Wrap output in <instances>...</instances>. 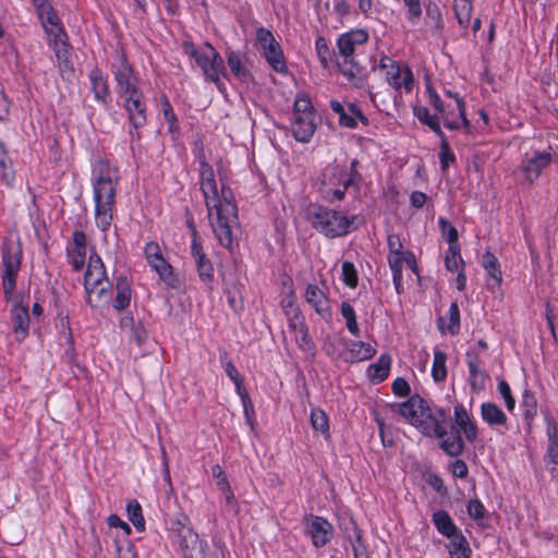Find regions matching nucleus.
<instances>
[{"mask_svg":"<svg viewBox=\"0 0 558 558\" xmlns=\"http://www.w3.org/2000/svg\"><path fill=\"white\" fill-rule=\"evenodd\" d=\"M220 189L215 178L213 167L205 156L199 158V184L205 198L207 216L213 231L219 243L230 248L233 243V233L239 228L238 206L234 195L223 183L220 168Z\"/></svg>","mask_w":558,"mask_h":558,"instance_id":"obj_1","label":"nucleus"},{"mask_svg":"<svg viewBox=\"0 0 558 558\" xmlns=\"http://www.w3.org/2000/svg\"><path fill=\"white\" fill-rule=\"evenodd\" d=\"M118 180V170L108 161L96 163L93 172L95 220L101 231L111 226Z\"/></svg>","mask_w":558,"mask_h":558,"instance_id":"obj_2","label":"nucleus"},{"mask_svg":"<svg viewBox=\"0 0 558 558\" xmlns=\"http://www.w3.org/2000/svg\"><path fill=\"white\" fill-rule=\"evenodd\" d=\"M390 411L405 418L426 436H432L439 427V422L446 420L442 409L433 411L427 402L418 395L410 397L404 402L389 405Z\"/></svg>","mask_w":558,"mask_h":558,"instance_id":"obj_3","label":"nucleus"},{"mask_svg":"<svg viewBox=\"0 0 558 558\" xmlns=\"http://www.w3.org/2000/svg\"><path fill=\"white\" fill-rule=\"evenodd\" d=\"M368 40V34L364 29H356L341 35L337 46L342 61L337 64L340 72L354 86L360 87L364 83V69L355 61L353 54L357 45H363Z\"/></svg>","mask_w":558,"mask_h":558,"instance_id":"obj_4","label":"nucleus"},{"mask_svg":"<svg viewBox=\"0 0 558 558\" xmlns=\"http://www.w3.org/2000/svg\"><path fill=\"white\" fill-rule=\"evenodd\" d=\"M182 48L185 54L195 60L206 80L215 83L221 89L220 75L225 74L226 68L216 49L208 43L202 48H197L192 41H184Z\"/></svg>","mask_w":558,"mask_h":558,"instance_id":"obj_5","label":"nucleus"},{"mask_svg":"<svg viewBox=\"0 0 558 558\" xmlns=\"http://www.w3.org/2000/svg\"><path fill=\"white\" fill-rule=\"evenodd\" d=\"M308 218L314 229L330 239L345 235L353 222L341 213L322 206H312Z\"/></svg>","mask_w":558,"mask_h":558,"instance_id":"obj_6","label":"nucleus"},{"mask_svg":"<svg viewBox=\"0 0 558 558\" xmlns=\"http://www.w3.org/2000/svg\"><path fill=\"white\" fill-rule=\"evenodd\" d=\"M22 248L19 241L8 240L2 248V289L7 299L14 292L16 277L21 268Z\"/></svg>","mask_w":558,"mask_h":558,"instance_id":"obj_7","label":"nucleus"},{"mask_svg":"<svg viewBox=\"0 0 558 558\" xmlns=\"http://www.w3.org/2000/svg\"><path fill=\"white\" fill-rule=\"evenodd\" d=\"M175 524L177 543L184 558H216L207 553L208 544L191 526L181 522Z\"/></svg>","mask_w":558,"mask_h":558,"instance_id":"obj_8","label":"nucleus"},{"mask_svg":"<svg viewBox=\"0 0 558 558\" xmlns=\"http://www.w3.org/2000/svg\"><path fill=\"white\" fill-rule=\"evenodd\" d=\"M432 436L440 441V448L450 457H458L464 450V442L457 426L445 421L439 422V427Z\"/></svg>","mask_w":558,"mask_h":558,"instance_id":"obj_9","label":"nucleus"},{"mask_svg":"<svg viewBox=\"0 0 558 558\" xmlns=\"http://www.w3.org/2000/svg\"><path fill=\"white\" fill-rule=\"evenodd\" d=\"M379 68L386 70V80L395 89L404 87L407 92L412 90L413 74L408 66L401 69L400 65L389 57H383Z\"/></svg>","mask_w":558,"mask_h":558,"instance_id":"obj_10","label":"nucleus"},{"mask_svg":"<svg viewBox=\"0 0 558 558\" xmlns=\"http://www.w3.org/2000/svg\"><path fill=\"white\" fill-rule=\"evenodd\" d=\"M52 46L61 77L71 81L74 77V66L70 60L69 44L62 28H58L53 34Z\"/></svg>","mask_w":558,"mask_h":558,"instance_id":"obj_11","label":"nucleus"},{"mask_svg":"<svg viewBox=\"0 0 558 558\" xmlns=\"http://www.w3.org/2000/svg\"><path fill=\"white\" fill-rule=\"evenodd\" d=\"M113 73L120 98L141 92L138 88V80L134 74L132 65L126 61L124 54L120 56V65L116 68Z\"/></svg>","mask_w":558,"mask_h":558,"instance_id":"obj_12","label":"nucleus"},{"mask_svg":"<svg viewBox=\"0 0 558 558\" xmlns=\"http://www.w3.org/2000/svg\"><path fill=\"white\" fill-rule=\"evenodd\" d=\"M123 107L128 113V119L134 129H140L146 124V105L143 100V93L137 92L124 97Z\"/></svg>","mask_w":558,"mask_h":558,"instance_id":"obj_13","label":"nucleus"},{"mask_svg":"<svg viewBox=\"0 0 558 558\" xmlns=\"http://www.w3.org/2000/svg\"><path fill=\"white\" fill-rule=\"evenodd\" d=\"M551 160L553 158L549 153L535 151L523 160L520 170L525 179L533 183L541 175L542 171L550 165Z\"/></svg>","mask_w":558,"mask_h":558,"instance_id":"obj_14","label":"nucleus"},{"mask_svg":"<svg viewBox=\"0 0 558 558\" xmlns=\"http://www.w3.org/2000/svg\"><path fill=\"white\" fill-rule=\"evenodd\" d=\"M306 532L316 547L326 545L332 535V525L322 517H312L306 523Z\"/></svg>","mask_w":558,"mask_h":558,"instance_id":"obj_15","label":"nucleus"},{"mask_svg":"<svg viewBox=\"0 0 558 558\" xmlns=\"http://www.w3.org/2000/svg\"><path fill=\"white\" fill-rule=\"evenodd\" d=\"M291 130L296 141L308 142L316 130L315 114L293 116Z\"/></svg>","mask_w":558,"mask_h":558,"instance_id":"obj_16","label":"nucleus"},{"mask_svg":"<svg viewBox=\"0 0 558 558\" xmlns=\"http://www.w3.org/2000/svg\"><path fill=\"white\" fill-rule=\"evenodd\" d=\"M12 328L15 339L22 341L29 330V313L26 305L15 304L11 310Z\"/></svg>","mask_w":558,"mask_h":558,"instance_id":"obj_17","label":"nucleus"},{"mask_svg":"<svg viewBox=\"0 0 558 558\" xmlns=\"http://www.w3.org/2000/svg\"><path fill=\"white\" fill-rule=\"evenodd\" d=\"M109 282L101 258L98 255H90L84 275V288Z\"/></svg>","mask_w":558,"mask_h":558,"instance_id":"obj_18","label":"nucleus"},{"mask_svg":"<svg viewBox=\"0 0 558 558\" xmlns=\"http://www.w3.org/2000/svg\"><path fill=\"white\" fill-rule=\"evenodd\" d=\"M86 301L93 308H101L109 305L112 296L110 282H102L94 287L85 288Z\"/></svg>","mask_w":558,"mask_h":558,"instance_id":"obj_19","label":"nucleus"},{"mask_svg":"<svg viewBox=\"0 0 558 558\" xmlns=\"http://www.w3.org/2000/svg\"><path fill=\"white\" fill-rule=\"evenodd\" d=\"M466 363L469 366V373H470L469 381H470L471 389L473 391L483 390L485 388L486 375L481 368L482 362H481L480 356L475 352L469 351L466 353Z\"/></svg>","mask_w":558,"mask_h":558,"instance_id":"obj_20","label":"nucleus"},{"mask_svg":"<svg viewBox=\"0 0 558 558\" xmlns=\"http://www.w3.org/2000/svg\"><path fill=\"white\" fill-rule=\"evenodd\" d=\"M356 165H357L356 160H353L351 162V173H350L349 178H347L342 181V184H341L342 187L328 186L327 189H323V191L320 193H322L323 197L325 198V201L332 203L335 201L343 199L348 187L355 182L357 177H360L359 172L356 171Z\"/></svg>","mask_w":558,"mask_h":558,"instance_id":"obj_21","label":"nucleus"},{"mask_svg":"<svg viewBox=\"0 0 558 558\" xmlns=\"http://www.w3.org/2000/svg\"><path fill=\"white\" fill-rule=\"evenodd\" d=\"M349 178L345 171L338 165H328L317 178L319 184V191L327 189L328 186H338L342 184L344 179Z\"/></svg>","mask_w":558,"mask_h":558,"instance_id":"obj_22","label":"nucleus"},{"mask_svg":"<svg viewBox=\"0 0 558 558\" xmlns=\"http://www.w3.org/2000/svg\"><path fill=\"white\" fill-rule=\"evenodd\" d=\"M454 421L459 430H462L466 440L474 441L477 436L475 424L471 421L465 408L462 404L454 407Z\"/></svg>","mask_w":558,"mask_h":558,"instance_id":"obj_23","label":"nucleus"},{"mask_svg":"<svg viewBox=\"0 0 558 558\" xmlns=\"http://www.w3.org/2000/svg\"><path fill=\"white\" fill-rule=\"evenodd\" d=\"M148 265L158 274L159 279L168 287H178V278L173 272V267L163 258V256H160L153 262H148Z\"/></svg>","mask_w":558,"mask_h":558,"instance_id":"obj_24","label":"nucleus"},{"mask_svg":"<svg viewBox=\"0 0 558 558\" xmlns=\"http://www.w3.org/2000/svg\"><path fill=\"white\" fill-rule=\"evenodd\" d=\"M283 310L288 317L289 328L294 335L307 328L300 308L292 299H289L287 303L283 304Z\"/></svg>","mask_w":558,"mask_h":558,"instance_id":"obj_25","label":"nucleus"},{"mask_svg":"<svg viewBox=\"0 0 558 558\" xmlns=\"http://www.w3.org/2000/svg\"><path fill=\"white\" fill-rule=\"evenodd\" d=\"M433 522L437 531L444 536L449 537L450 539L453 538V536H458L461 534L458 533L457 526L454 525L448 512L444 510H438L434 512Z\"/></svg>","mask_w":558,"mask_h":558,"instance_id":"obj_26","label":"nucleus"},{"mask_svg":"<svg viewBox=\"0 0 558 558\" xmlns=\"http://www.w3.org/2000/svg\"><path fill=\"white\" fill-rule=\"evenodd\" d=\"M243 59L241 52L233 50L227 52V62L231 73L242 82H247L251 78V73L244 65Z\"/></svg>","mask_w":558,"mask_h":558,"instance_id":"obj_27","label":"nucleus"},{"mask_svg":"<svg viewBox=\"0 0 558 558\" xmlns=\"http://www.w3.org/2000/svg\"><path fill=\"white\" fill-rule=\"evenodd\" d=\"M264 50V56L269 63V65L278 73H286L288 68L286 64L284 56L282 49L278 43L272 44L271 46L266 47Z\"/></svg>","mask_w":558,"mask_h":558,"instance_id":"obj_28","label":"nucleus"},{"mask_svg":"<svg viewBox=\"0 0 558 558\" xmlns=\"http://www.w3.org/2000/svg\"><path fill=\"white\" fill-rule=\"evenodd\" d=\"M305 299L315 311L322 315L328 312V300L325 293L315 284H308L305 291Z\"/></svg>","mask_w":558,"mask_h":558,"instance_id":"obj_29","label":"nucleus"},{"mask_svg":"<svg viewBox=\"0 0 558 558\" xmlns=\"http://www.w3.org/2000/svg\"><path fill=\"white\" fill-rule=\"evenodd\" d=\"M117 295L113 301V307L117 311L126 308L131 301V287L128 279L123 276L119 277L116 282Z\"/></svg>","mask_w":558,"mask_h":558,"instance_id":"obj_30","label":"nucleus"},{"mask_svg":"<svg viewBox=\"0 0 558 558\" xmlns=\"http://www.w3.org/2000/svg\"><path fill=\"white\" fill-rule=\"evenodd\" d=\"M482 418L489 425H505L507 416L495 403L486 402L481 407Z\"/></svg>","mask_w":558,"mask_h":558,"instance_id":"obj_31","label":"nucleus"},{"mask_svg":"<svg viewBox=\"0 0 558 558\" xmlns=\"http://www.w3.org/2000/svg\"><path fill=\"white\" fill-rule=\"evenodd\" d=\"M483 267L486 270L489 279L493 281V283L489 284V287H498L501 283L502 275L498 259L493 253L486 252L483 255Z\"/></svg>","mask_w":558,"mask_h":558,"instance_id":"obj_32","label":"nucleus"},{"mask_svg":"<svg viewBox=\"0 0 558 558\" xmlns=\"http://www.w3.org/2000/svg\"><path fill=\"white\" fill-rule=\"evenodd\" d=\"M89 80L95 98L100 101H106L110 93L107 80L102 76L101 72L94 69L89 74Z\"/></svg>","mask_w":558,"mask_h":558,"instance_id":"obj_33","label":"nucleus"},{"mask_svg":"<svg viewBox=\"0 0 558 558\" xmlns=\"http://www.w3.org/2000/svg\"><path fill=\"white\" fill-rule=\"evenodd\" d=\"M414 116L420 120V122L427 125L439 137L445 135L440 128L441 118L437 114H430L426 107H415Z\"/></svg>","mask_w":558,"mask_h":558,"instance_id":"obj_34","label":"nucleus"},{"mask_svg":"<svg viewBox=\"0 0 558 558\" xmlns=\"http://www.w3.org/2000/svg\"><path fill=\"white\" fill-rule=\"evenodd\" d=\"M376 353L375 348L369 343L357 341L352 344L349 351V356L345 359L349 362H360L372 359Z\"/></svg>","mask_w":558,"mask_h":558,"instance_id":"obj_35","label":"nucleus"},{"mask_svg":"<svg viewBox=\"0 0 558 558\" xmlns=\"http://www.w3.org/2000/svg\"><path fill=\"white\" fill-rule=\"evenodd\" d=\"M439 328L456 335L460 328V312L457 303H451L446 318L439 319Z\"/></svg>","mask_w":558,"mask_h":558,"instance_id":"obj_36","label":"nucleus"},{"mask_svg":"<svg viewBox=\"0 0 558 558\" xmlns=\"http://www.w3.org/2000/svg\"><path fill=\"white\" fill-rule=\"evenodd\" d=\"M391 365V357L388 354H383L378 361L368 367V375L378 381L385 380L389 375Z\"/></svg>","mask_w":558,"mask_h":558,"instance_id":"obj_37","label":"nucleus"},{"mask_svg":"<svg viewBox=\"0 0 558 558\" xmlns=\"http://www.w3.org/2000/svg\"><path fill=\"white\" fill-rule=\"evenodd\" d=\"M448 550L450 558H470L471 556V548L462 534L450 539Z\"/></svg>","mask_w":558,"mask_h":558,"instance_id":"obj_38","label":"nucleus"},{"mask_svg":"<svg viewBox=\"0 0 558 558\" xmlns=\"http://www.w3.org/2000/svg\"><path fill=\"white\" fill-rule=\"evenodd\" d=\"M356 119H359L364 125H367L368 119L362 113L359 107L354 104H350L348 106V111H345L340 118V125L349 129H353L356 126Z\"/></svg>","mask_w":558,"mask_h":558,"instance_id":"obj_39","label":"nucleus"},{"mask_svg":"<svg viewBox=\"0 0 558 558\" xmlns=\"http://www.w3.org/2000/svg\"><path fill=\"white\" fill-rule=\"evenodd\" d=\"M37 13L49 36L53 37V34L57 33V29L61 28L59 26L58 15L53 9L47 4L46 8L40 9V11Z\"/></svg>","mask_w":558,"mask_h":558,"instance_id":"obj_40","label":"nucleus"},{"mask_svg":"<svg viewBox=\"0 0 558 558\" xmlns=\"http://www.w3.org/2000/svg\"><path fill=\"white\" fill-rule=\"evenodd\" d=\"M0 169L1 179L8 185L12 186L15 178L14 170L12 168V161L8 156V151L2 143H0Z\"/></svg>","mask_w":558,"mask_h":558,"instance_id":"obj_41","label":"nucleus"},{"mask_svg":"<svg viewBox=\"0 0 558 558\" xmlns=\"http://www.w3.org/2000/svg\"><path fill=\"white\" fill-rule=\"evenodd\" d=\"M472 9L471 0H454V13L461 27L466 28L470 25Z\"/></svg>","mask_w":558,"mask_h":558,"instance_id":"obj_42","label":"nucleus"},{"mask_svg":"<svg viewBox=\"0 0 558 558\" xmlns=\"http://www.w3.org/2000/svg\"><path fill=\"white\" fill-rule=\"evenodd\" d=\"M446 361L447 354L440 350H435L432 376L437 383L444 381L447 377Z\"/></svg>","mask_w":558,"mask_h":558,"instance_id":"obj_43","label":"nucleus"},{"mask_svg":"<svg viewBox=\"0 0 558 558\" xmlns=\"http://www.w3.org/2000/svg\"><path fill=\"white\" fill-rule=\"evenodd\" d=\"M311 424L313 428L320 432L325 438H329V420L320 409H313L311 412Z\"/></svg>","mask_w":558,"mask_h":558,"instance_id":"obj_44","label":"nucleus"},{"mask_svg":"<svg viewBox=\"0 0 558 558\" xmlns=\"http://www.w3.org/2000/svg\"><path fill=\"white\" fill-rule=\"evenodd\" d=\"M129 520L138 531L145 530V520L142 513V507L136 500H131L126 507Z\"/></svg>","mask_w":558,"mask_h":558,"instance_id":"obj_45","label":"nucleus"},{"mask_svg":"<svg viewBox=\"0 0 558 558\" xmlns=\"http://www.w3.org/2000/svg\"><path fill=\"white\" fill-rule=\"evenodd\" d=\"M341 314L343 318L345 319V325L348 330L353 336H359L360 328L356 322L355 312L353 306L349 302H342L341 304Z\"/></svg>","mask_w":558,"mask_h":558,"instance_id":"obj_46","label":"nucleus"},{"mask_svg":"<svg viewBox=\"0 0 558 558\" xmlns=\"http://www.w3.org/2000/svg\"><path fill=\"white\" fill-rule=\"evenodd\" d=\"M439 138H440V150H439L440 168L442 171H446L451 163L456 162V156L449 146V142H448L446 135H444Z\"/></svg>","mask_w":558,"mask_h":558,"instance_id":"obj_47","label":"nucleus"},{"mask_svg":"<svg viewBox=\"0 0 558 558\" xmlns=\"http://www.w3.org/2000/svg\"><path fill=\"white\" fill-rule=\"evenodd\" d=\"M463 263L460 256V246L459 245H449L448 252L445 257V265L449 271H458L459 264Z\"/></svg>","mask_w":558,"mask_h":558,"instance_id":"obj_48","label":"nucleus"},{"mask_svg":"<svg viewBox=\"0 0 558 558\" xmlns=\"http://www.w3.org/2000/svg\"><path fill=\"white\" fill-rule=\"evenodd\" d=\"M191 253L195 260L196 267H198V265L211 263L207 258L201 242L197 240V231L195 229H193V240H192V245H191Z\"/></svg>","mask_w":558,"mask_h":558,"instance_id":"obj_49","label":"nucleus"},{"mask_svg":"<svg viewBox=\"0 0 558 558\" xmlns=\"http://www.w3.org/2000/svg\"><path fill=\"white\" fill-rule=\"evenodd\" d=\"M315 114L310 97L306 94H300L294 101L293 116Z\"/></svg>","mask_w":558,"mask_h":558,"instance_id":"obj_50","label":"nucleus"},{"mask_svg":"<svg viewBox=\"0 0 558 558\" xmlns=\"http://www.w3.org/2000/svg\"><path fill=\"white\" fill-rule=\"evenodd\" d=\"M238 395L241 398L243 410H244V416L246 418V423L251 426V428H254V405L252 403V400L246 391V389H242L238 391Z\"/></svg>","mask_w":558,"mask_h":558,"instance_id":"obj_51","label":"nucleus"},{"mask_svg":"<svg viewBox=\"0 0 558 558\" xmlns=\"http://www.w3.org/2000/svg\"><path fill=\"white\" fill-rule=\"evenodd\" d=\"M341 270L343 282L350 288H355L357 286V274L353 263L348 260L343 262Z\"/></svg>","mask_w":558,"mask_h":558,"instance_id":"obj_52","label":"nucleus"},{"mask_svg":"<svg viewBox=\"0 0 558 558\" xmlns=\"http://www.w3.org/2000/svg\"><path fill=\"white\" fill-rule=\"evenodd\" d=\"M522 405L524 408V416L526 420L533 418L536 415V399L529 390H525L522 396Z\"/></svg>","mask_w":558,"mask_h":558,"instance_id":"obj_53","label":"nucleus"},{"mask_svg":"<svg viewBox=\"0 0 558 558\" xmlns=\"http://www.w3.org/2000/svg\"><path fill=\"white\" fill-rule=\"evenodd\" d=\"M439 225L442 231V235L446 238L449 245H459L457 229L444 218L439 219Z\"/></svg>","mask_w":558,"mask_h":558,"instance_id":"obj_54","label":"nucleus"},{"mask_svg":"<svg viewBox=\"0 0 558 558\" xmlns=\"http://www.w3.org/2000/svg\"><path fill=\"white\" fill-rule=\"evenodd\" d=\"M316 52L323 66L327 68L330 61V50L324 37L316 39Z\"/></svg>","mask_w":558,"mask_h":558,"instance_id":"obj_55","label":"nucleus"},{"mask_svg":"<svg viewBox=\"0 0 558 558\" xmlns=\"http://www.w3.org/2000/svg\"><path fill=\"white\" fill-rule=\"evenodd\" d=\"M223 368H225L227 376L234 383L236 392L242 389H245L243 387V378L240 376L238 369L235 368V366L233 365V363L231 361L225 362Z\"/></svg>","mask_w":558,"mask_h":558,"instance_id":"obj_56","label":"nucleus"},{"mask_svg":"<svg viewBox=\"0 0 558 558\" xmlns=\"http://www.w3.org/2000/svg\"><path fill=\"white\" fill-rule=\"evenodd\" d=\"M405 255L407 252L388 254V263L392 275H402V266L403 263H405Z\"/></svg>","mask_w":558,"mask_h":558,"instance_id":"obj_57","label":"nucleus"},{"mask_svg":"<svg viewBox=\"0 0 558 558\" xmlns=\"http://www.w3.org/2000/svg\"><path fill=\"white\" fill-rule=\"evenodd\" d=\"M498 391L501 395V397L504 398L507 409L509 411H512L515 405V400L512 397L510 386L508 385V383L506 380L502 379L498 383Z\"/></svg>","mask_w":558,"mask_h":558,"instance_id":"obj_58","label":"nucleus"},{"mask_svg":"<svg viewBox=\"0 0 558 558\" xmlns=\"http://www.w3.org/2000/svg\"><path fill=\"white\" fill-rule=\"evenodd\" d=\"M426 17L433 23L436 29L442 27V20L439 7L435 3H429L426 7Z\"/></svg>","mask_w":558,"mask_h":558,"instance_id":"obj_59","label":"nucleus"},{"mask_svg":"<svg viewBox=\"0 0 558 558\" xmlns=\"http://www.w3.org/2000/svg\"><path fill=\"white\" fill-rule=\"evenodd\" d=\"M403 2L408 8L409 21L411 23L415 24L422 15V8H421L420 0H403Z\"/></svg>","mask_w":558,"mask_h":558,"instance_id":"obj_60","label":"nucleus"},{"mask_svg":"<svg viewBox=\"0 0 558 558\" xmlns=\"http://www.w3.org/2000/svg\"><path fill=\"white\" fill-rule=\"evenodd\" d=\"M220 490L222 492V494L226 498L227 507H228L229 511H232L234 513L238 512V504H236L234 494L230 487V484L223 483V481H222L220 483Z\"/></svg>","mask_w":558,"mask_h":558,"instance_id":"obj_61","label":"nucleus"},{"mask_svg":"<svg viewBox=\"0 0 558 558\" xmlns=\"http://www.w3.org/2000/svg\"><path fill=\"white\" fill-rule=\"evenodd\" d=\"M256 38L263 49L277 43L272 33L264 27H259L256 31Z\"/></svg>","mask_w":558,"mask_h":558,"instance_id":"obj_62","label":"nucleus"},{"mask_svg":"<svg viewBox=\"0 0 558 558\" xmlns=\"http://www.w3.org/2000/svg\"><path fill=\"white\" fill-rule=\"evenodd\" d=\"M295 341L299 344L300 349L310 352L313 350L314 344L312 342V339L308 335L307 328L304 330H301V332L294 335Z\"/></svg>","mask_w":558,"mask_h":558,"instance_id":"obj_63","label":"nucleus"},{"mask_svg":"<svg viewBox=\"0 0 558 558\" xmlns=\"http://www.w3.org/2000/svg\"><path fill=\"white\" fill-rule=\"evenodd\" d=\"M468 513L471 518L478 520L484 518L485 508L480 500L471 499L468 504Z\"/></svg>","mask_w":558,"mask_h":558,"instance_id":"obj_64","label":"nucleus"}]
</instances>
